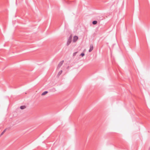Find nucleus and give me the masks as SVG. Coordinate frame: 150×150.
<instances>
[{
    "label": "nucleus",
    "instance_id": "nucleus-1",
    "mask_svg": "<svg viewBox=\"0 0 150 150\" xmlns=\"http://www.w3.org/2000/svg\"><path fill=\"white\" fill-rule=\"evenodd\" d=\"M78 37L77 36H74L73 38V42H76V41L78 39Z\"/></svg>",
    "mask_w": 150,
    "mask_h": 150
},
{
    "label": "nucleus",
    "instance_id": "nucleus-2",
    "mask_svg": "<svg viewBox=\"0 0 150 150\" xmlns=\"http://www.w3.org/2000/svg\"><path fill=\"white\" fill-rule=\"evenodd\" d=\"M71 39H72V36H71L69 37V38L67 42V45H69L71 43Z\"/></svg>",
    "mask_w": 150,
    "mask_h": 150
},
{
    "label": "nucleus",
    "instance_id": "nucleus-3",
    "mask_svg": "<svg viewBox=\"0 0 150 150\" xmlns=\"http://www.w3.org/2000/svg\"><path fill=\"white\" fill-rule=\"evenodd\" d=\"M93 45L92 44L91 45H90V48L89 50V52H91L93 49Z\"/></svg>",
    "mask_w": 150,
    "mask_h": 150
},
{
    "label": "nucleus",
    "instance_id": "nucleus-4",
    "mask_svg": "<svg viewBox=\"0 0 150 150\" xmlns=\"http://www.w3.org/2000/svg\"><path fill=\"white\" fill-rule=\"evenodd\" d=\"M48 93V92L47 91H45L43 92L42 94L41 95L42 96H44L46 94Z\"/></svg>",
    "mask_w": 150,
    "mask_h": 150
},
{
    "label": "nucleus",
    "instance_id": "nucleus-5",
    "mask_svg": "<svg viewBox=\"0 0 150 150\" xmlns=\"http://www.w3.org/2000/svg\"><path fill=\"white\" fill-rule=\"evenodd\" d=\"M26 108V106L25 105L21 106L20 107V108L21 109H23Z\"/></svg>",
    "mask_w": 150,
    "mask_h": 150
},
{
    "label": "nucleus",
    "instance_id": "nucleus-6",
    "mask_svg": "<svg viewBox=\"0 0 150 150\" xmlns=\"http://www.w3.org/2000/svg\"><path fill=\"white\" fill-rule=\"evenodd\" d=\"M6 129H5L3 131V132L1 133V136L2 135L4 134V133L6 132Z\"/></svg>",
    "mask_w": 150,
    "mask_h": 150
},
{
    "label": "nucleus",
    "instance_id": "nucleus-7",
    "mask_svg": "<svg viewBox=\"0 0 150 150\" xmlns=\"http://www.w3.org/2000/svg\"><path fill=\"white\" fill-rule=\"evenodd\" d=\"M63 63V62H61L58 65V66L60 67L62 65Z\"/></svg>",
    "mask_w": 150,
    "mask_h": 150
},
{
    "label": "nucleus",
    "instance_id": "nucleus-8",
    "mask_svg": "<svg viewBox=\"0 0 150 150\" xmlns=\"http://www.w3.org/2000/svg\"><path fill=\"white\" fill-rule=\"evenodd\" d=\"M93 24L94 25L96 24L97 23V22L96 21H94L93 22Z\"/></svg>",
    "mask_w": 150,
    "mask_h": 150
},
{
    "label": "nucleus",
    "instance_id": "nucleus-9",
    "mask_svg": "<svg viewBox=\"0 0 150 150\" xmlns=\"http://www.w3.org/2000/svg\"><path fill=\"white\" fill-rule=\"evenodd\" d=\"M62 70H61L59 72V73H58V75H61V74L62 73Z\"/></svg>",
    "mask_w": 150,
    "mask_h": 150
},
{
    "label": "nucleus",
    "instance_id": "nucleus-10",
    "mask_svg": "<svg viewBox=\"0 0 150 150\" xmlns=\"http://www.w3.org/2000/svg\"><path fill=\"white\" fill-rule=\"evenodd\" d=\"M81 55L82 57H83L84 55V53H82Z\"/></svg>",
    "mask_w": 150,
    "mask_h": 150
}]
</instances>
